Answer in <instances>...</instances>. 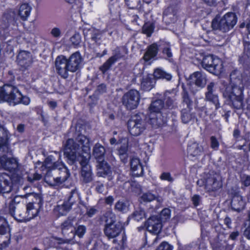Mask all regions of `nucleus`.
<instances>
[{
	"instance_id": "obj_1",
	"label": "nucleus",
	"mask_w": 250,
	"mask_h": 250,
	"mask_svg": "<svg viewBox=\"0 0 250 250\" xmlns=\"http://www.w3.org/2000/svg\"><path fill=\"white\" fill-rule=\"evenodd\" d=\"M90 150L89 138L81 134L78 135L75 141L72 139L67 140L63 154L67 159L68 163L73 165L77 161L83 159V157L89 158Z\"/></svg>"
},
{
	"instance_id": "obj_2",
	"label": "nucleus",
	"mask_w": 250,
	"mask_h": 250,
	"mask_svg": "<svg viewBox=\"0 0 250 250\" xmlns=\"http://www.w3.org/2000/svg\"><path fill=\"white\" fill-rule=\"evenodd\" d=\"M244 83L241 72L233 70L230 74V83L223 93L224 96L230 101L233 106L236 109L242 107Z\"/></svg>"
},
{
	"instance_id": "obj_3",
	"label": "nucleus",
	"mask_w": 250,
	"mask_h": 250,
	"mask_svg": "<svg viewBox=\"0 0 250 250\" xmlns=\"http://www.w3.org/2000/svg\"><path fill=\"white\" fill-rule=\"evenodd\" d=\"M197 184L199 187H204L208 192L217 191L222 187L221 177L213 171L205 174L203 178L197 181Z\"/></svg>"
},
{
	"instance_id": "obj_4",
	"label": "nucleus",
	"mask_w": 250,
	"mask_h": 250,
	"mask_svg": "<svg viewBox=\"0 0 250 250\" xmlns=\"http://www.w3.org/2000/svg\"><path fill=\"white\" fill-rule=\"evenodd\" d=\"M164 107V103L157 100L151 104L149 107V122L153 127H158L167 122V119L162 116L161 112Z\"/></svg>"
},
{
	"instance_id": "obj_5",
	"label": "nucleus",
	"mask_w": 250,
	"mask_h": 250,
	"mask_svg": "<svg viewBox=\"0 0 250 250\" xmlns=\"http://www.w3.org/2000/svg\"><path fill=\"white\" fill-rule=\"evenodd\" d=\"M26 200V212L29 221L36 217L42 205L41 196L37 194L29 193L23 195Z\"/></svg>"
},
{
	"instance_id": "obj_6",
	"label": "nucleus",
	"mask_w": 250,
	"mask_h": 250,
	"mask_svg": "<svg viewBox=\"0 0 250 250\" xmlns=\"http://www.w3.org/2000/svg\"><path fill=\"white\" fill-rule=\"evenodd\" d=\"M202 66L207 71L216 75H219L225 71L223 61L215 56L208 55L204 57Z\"/></svg>"
},
{
	"instance_id": "obj_7",
	"label": "nucleus",
	"mask_w": 250,
	"mask_h": 250,
	"mask_svg": "<svg viewBox=\"0 0 250 250\" xmlns=\"http://www.w3.org/2000/svg\"><path fill=\"white\" fill-rule=\"evenodd\" d=\"M115 215L112 211L106 212L104 216L105 222L104 233L109 238H113L119 235L122 231L121 225L115 223Z\"/></svg>"
},
{
	"instance_id": "obj_8",
	"label": "nucleus",
	"mask_w": 250,
	"mask_h": 250,
	"mask_svg": "<svg viewBox=\"0 0 250 250\" xmlns=\"http://www.w3.org/2000/svg\"><path fill=\"white\" fill-rule=\"evenodd\" d=\"M237 22L235 14L232 12L226 13L219 21L215 18L212 21L213 29L226 32L232 29Z\"/></svg>"
},
{
	"instance_id": "obj_9",
	"label": "nucleus",
	"mask_w": 250,
	"mask_h": 250,
	"mask_svg": "<svg viewBox=\"0 0 250 250\" xmlns=\"http://www.w3.org/2000/svg\"><path fill=\"white\" fill-rule=\"evenodd\" d=\"M69 176L66 168L63 167L62 170H54L52 173L51 171L48 170L44 177V180L45 182L50 186H55L65 181Z\"/></svg>"
},
{
	"instance_id": "obj_10",
	"label": "nucleus",
	"mask_w": 250,
	"mask_h": 250,
	"mask_svg": "<svg viewBox=\"0 0 250 250\" xmlns=\"http://www.w3.org/2000/svg\"><path fill=\"white\" fill-rule=\"evenodd\" d=\"M140 96L139 92L134 89L129 90L122 98L123 104L128 109L136 108L139 103Z\"/></svg>"
},
{
	"instance_id": "obj_11",
	"label": "nucleus",
	"mask_w": 250,
	"mask_h": 250,
	"mask_svg": "<svg viewBox=\"0 0 250 250\" xmlns=\"http://www.w3.org/2000/svg\"><path fill=\"white\" fill-rule=\"evenodd\" d=\"M11 238L10 228L6 220L3 217H0V249L6 247L10 242Z\"/></svg>"
},
{
	"instance_id": "obj_12",
	"label": "nucleus",
	"mask_w": 250,
	"mask_h": 250,
	"mask_svg": "<svg viewBox=\"0 0 250 250\" xmlns=\"http://www.w3.org/2000/svg\"><path fill=\"white\" fill-rule=\"evenodd\" d=\"M128 127L130 134L137 136L146 129V123L139 116H135L128 122Z\"/></svg>"
},
{
	"instance_id": "obj_13",
	"label": "nucleus",
	"mask_w": 250,
	"mask_h": 250,
	"mask_svg": "<svg viewBox=\"0 0 250 250\" xmlns=\"http://www.w3.org/2000/svg\"><path fill=\"white\" fill-rule=\"evenodd\" d=\"M7 91L11 93L10 104L15 105L22 104L24 105H28L30 104V98L26 96H23L16 86L13 85L12 88H8Z\"/></svg>"
},
{
	"instance_id": "obj_14",
	"label": "nucleus",
	"mask_w": 250,
	"mask_h": 250,
	"mask_svg": "<svg viewBox=\"0 0 250 250\" xmlns=\"http://www.w3.org/2000/svg\"><path fill=\"white\" fill-rule=\"evenodd\" d=\"M9 212L15 219L19 222L29 221L28 217L27 216L26 210L23 207L19 205H15L13 203L10 204L9 206Z\"/></svg>"
},
{
	"instance_id": "obj_15",
	"label": "nucleus",
	"mask_w": 250,
	"mask_h": 250,
	"mask_svg": "<svg viewBox=\"0 0 250 250\" xmlns=\"http://www.w3.org/2000/svg\"><path fill=\"white\" fill-rule=\"evenodd\" d=\"M67 59L63 56L57 57L55 65L58 74L63 78H67L68 76L69 67Z\"/></svg>"
},
{
	"instance_id": "obj_16",
	"label": "nucleus",
	"mask_w": 250,
	"mask_h": 250,
	"mask_svg": "<svg viewBox=\"0 0 250 250\" xmlns=\"http://www.w3.org/2000/svg\"><path fill=\"white\" fill-rule=\"evenodd\" d=\"M78 161L80 162L82 166L81 176L83 181L85 183L91 182L93 176L91 167L88 165V158L83 157V159Z\"/></svg>"
},
{
	"instance_id": "obj_17",
	"label": "nucleus",
	"mask_w": 250,
	"mask_h": 250,
	"mask_svg": "<svg viewBox=\"0 0 250 250\" xmlns=\"http://www.w3.org/2000/svg\"><path fill=\"white\" fill-rule=\"evenodd\" d=\"M147 230L151 233L158 234L162 229V221L160 218L152 216L148 218L146 223Z\"/></svg>"
},
{
	"instance_id": "obj_18",
	"label": "nucleus",
	"mask_w": 250,
	"mask_h": 250,
	"mask_svg": "<svg viewBox=\"0 0 250 250\" xmlns=\"http://www.w3.org/2000/svg\"><path fill=\"white\" fill-rule=\"evenodd\" d=\"M122 50H125V48L118 47L115 50L114 55L110 57L100 67V70L103 73L106 72L113 64L124 56L121 53Z\"/></svg>"
},
{
	"instance_id": "obj_19",
	"label": "nucleus",
	"mask_w": 250,
	"mask_h": 250,
	"mask_svg": "<svg viewBox=\"0 0 250 250\" xmlns=\"http://www.w3.org/2000/svg\"><path fill=\"white\" fill-rule=\"evenodd\" d=\"M0 162L2 167L9 171H15L19 166L18 161L16 158H8L4 155L0 157Z\"/></svg>"
},
{
	"instance_id": "obj_20",
	"label": "nucleus",
	"mask_w": 250,
	"mask_h": 250,
	"mask_svg": "<svg viewBox=\"0 0 250 250\" xmlns=\"http://www.w3.org/2000/svg\"><path fill=\"white\" fill-rule=\"evenodd\" d=\"M12 189V180L9 175L0 173V193H9Z\"/></svg>"
},
{
	"instance_id": "obj_21",
	"label": "nucleus",
	"mask_w": 250,
	"mask_h": 250,
	"mask_svg": "<svg viewBox=\"0 0 250 250\" xmlns=\"http://www.w3.org/2000/svg\"><path fill=\"white\" fill-rule=\"evenodd\" d=\"M215 83L211 82L207 86V91L205 94L206 100L212 103L215 106L216 109L220 107L218 96L214 93V87Z\"/></svg>"
},
{
	"instance_id": "obj_22",
	"label": "nucleus",
	"mask_w": 250,
	"mask_h": 250,
	"mask_svg": "<svg viewBox=\"0 0 250 250\" xmlns=\"http://www.w3.org/2000/svg\"><path fill=\"white\" fill-rule=\"evenodd\" d=\"M82 58L79 52H75L72 54L68 59L67 62L70 72H74L78 70L82 62Z\"/></svg>"
},
{
	"instance_id": "obj_23",
	"label": "nucleus",
	"mask_w": 250,
	"mask_h": 250,
	"mask_svg": "<svg viewBox=\"0 0 250 250\" xmlns=\"http://www.w3.org/2000/svg\"><path fill=\"white\" fill-rule=\"evenodd\" d=\"M71 241V238L62 239L52 235H49L43 239V244L47 247H54L57 245L68 243Z\"/></svg>"
},
{
	"instance_id": "obj_24",
	"label": "nucleus",
	"mask_w": 250,
	"mask_h": 250,
	"mask_svg": "<svg viewBox=\"0 0 250 250\" xmlns=\"http://www.w3.org/2000/svg\"><path fill=\"white\" fill-rule=\"evenodd\" d=\"M71 200V196L69 197L67 201H64L62 203L59 202L54 209L55 213L59 215H66L70 209L72 204Z\"/></svg>"
},
{
	"instance_id": "obj_25",
	"label": "nucleus",
	"mask_w": 250,
	"mask_h": 250,
	"mask_svg": "<svg viewBox=\"0 0 250 250\" xmlns=\"http://www.w3.org/2000/svg\"><path fill=\"white\" fill-rule=\"evenodd\" d=\"M17 61L20 65L25 68L29 66L32 62L30 53L25 51H21L19 53Z\"/></svg>"
},
{
	"instance_id": "obj_26",
	"label": "nucleus",
	"mask_w": 250,
	"mask_h": 250,
	"mask_svg": "<svg viewBox=\"0 0 250 250\" xmlns=\"http://www.w3.org/2000/svg\"><path fill=\"white\" fill-rule=\"evenodd\" d=\"M190 78L191 82L198 87L203 88L206 85L207 81L206 75L201 72H194L191 75Z\"/></svg>"
},
{
	"instance_id": "obj_27",
	"label": "nucleus",
	"mask_w": 250,
	"mask_h": 250,
	"mask_svg": "<svg viewBox=\"0 0 250 250\" xmlns=\"http://www.w3.org/2000/svg\"><path fill=\"white\" fill-rule=\"evenodd\" d=\"M246 201L240 194H235L231 200L232 208L237 211H239L244 208Z\"/></svg>"
},
{
	"instance_id": "obj_28",
	"label": "nucleus",
	"mask_w": 250,
	"mask_h": 250,
	"mask_svg": "<svg viewBox=\"0 0 250 250\" xmlns=\"http://www.w3.org/2000/svg\"><path fill=\"white\" fill-rule=\"evenodd\" d=\"M54 160L53 156H48L44 162V166L49 170H53V171L57 169L62 170L63 167H65L62 162H55Z\"/></svg>"
},
{
	"instance_id": "obj_29",
	"label": "nucleus",
	"mask_w": 250,
	"mask_h": 250,
	"mask_svg": "<svg viewBox=\"0 0 250 250\" xmlns=\"http://www.w3.org/2000/svg\"><path fill=\"white\" fill-rule=\"evenodd\" d=\"M8 132L0 125V150L4 151L8 149Z\"/></svg>"
},
{
	"instance_id": "obj_30",
	"label": "nucleus",
	"mask_w": 250,
	"mask_h": 250,
	"mask_svg": "<svg viewBox=\"0 0 250 250\" xmlns=\"http://www.w3.org/2000/svg\"><path fill=\"white\" fill-rule=\"evenodd\" d=\"M203 152V148L196 142H193L188 145V153L189 155L196 157L201 155Z\"/></svg>"
},
{
	"instance_id": "obj_31",
	"label": "nucleus",
	"mask_w": 250,
	"mask_h": 250,
	"mask_svg": "<svg viewBox=\"0 0 250 250\" xmlns=\"http://www.w3.org/2000/svg\"><path fill=\"white\" fill-rule=\"evenodd\" d=\"M130 167L134 175L140 176L143 174V169L140 163V160L136 157H133L130 161Z\"/></svg>"
},
{
	"instance_id": "obj_32",
	"label": "nucleus",
	"mask_w": 250,
	"mask_h": 250,
	"mask_svg": "<svg viewBox=\"0 0 250 250\" xmlns=\"http://www.w3.org/2000/svg\"><path fill=\"white\" fill-rule=\"evenodd\" d=\"M32 9V8L29 4L22 3L19 9V15L23 21H26L30 15Z\"/></svg>"
},
{
	"instance_id": "obj_33",
	"label": "nucleus",
	"mask_w": 250,
	"mask_h": 250,
	"mask_svg": "<svg viewBox=\"0 0 250 250\" xmlns=\"http://www.w3.org/2000/svg\"><path fill=\"white\" fill-rule=\"evenodd\" d=\"M155 82L151 75L144 76L141 82V88L145 91L150 90L154 86Z\"/></svg>"
},
{
	"instance_id": "obj_34",
	"label": "nucleus",
	"mask_w": 250,
	"mask_h": 250,
	"mask_svg": "<svg viewBox=\"0 0 250 250\" xmlns=\"http://www.w3.org/2000/svg\"><path fill=\"white\" fill-rule=\"evenodd\" d=\"M158 46L156 43H153L147 48V49L143 57L146 62L150 60L155 57L157 54Z\"/></svg>"
},
{
	"instance_id": "obj_35",
	"label": "nucleus",
	"mask_w": 250,
	"mask_h": 250,
	"mask_svg": "<svg viewBox=\"0 0 250 250\" xmlns=\"http://www.w3.org/2000/svg\"><path fill=\"white\" fill-rule=\"evenodd\" d=\"M105 153L104 147L100 144L97 143L93 147V155L98 160V162L103 160Z\"/></svg>"
},
{
	"instance_id": "obj_36",
	"label": "nucleus",
	"mask_w": 250,
	"mask_h": 250,
	"mask_svg": "<svg viewBox=\"0 0 250 250\" xmlns=\"http://www.w3.org/2000/svg\"><path fill=\"white\" fill-rule=\"evenodd\" d=\"M12 87L13 85L10 84H5L2 87H0V102L5 101L10 104L11 93L8 92L7 89L9 87L12 88Z\"/></svg>"
},
{
	"instance_id": "obj_37",
	"label": "nucleus",
	"mask_w": 250,
	"mask_h": 250,
	"mask_svg": "<svg viewBox=\"0 0 250 250\" xmlns=\"http://www.w3.org/2000/svg\"><path fill=\"white\" fill-rule=\"evenodd\" d=\"M110 172V168L107 163L101 161L98 165V174L101 177H104Z\"/></svg>"
},
{
	"instance_id": "obj_38",
	"label": "nucleus",
	"mask_w": 250,
	"mask_h": 250,
	"mask_svg": "<svg viewBox=\"0 0 250 250\" xmlns=\"http://www.w3.org/2000/svg\"><path fill=\"white\" fill-rule=\"evenodd\" d=\"M121 143H123V145L120 147L118 150V154L121 160L125 163L127 159V140L125 139H123L121 140Z\"/></svg>"
},
{
	"instance_id": "obj_39",
	"label": "nucleus",
	"mask_w": 250,
	"mask_h": 250,
	"mask_svg": "<svg viewBox=\"0 0 250 250\" xmlns=\"http://www.w3.org/2000/svg\"><path fill=\"white\" fill-rule=\"evenodd\" d=\"M153 76L156 79H165L169 81L172 78L171 74L167 73L160 68L155 69L153 72Z\"/></svg>"
},
{
	"instance_id": "obj_40",
	"label": "nucleus",
	"mask_w": 250,
	"mask_h": 250,
	"mask_svg": "<svg viewBox=\"0 0 250 250\" xmlns=\"http://www.w3.org/2000/svg\"><path fill=\"white\" fill-rule=\"evenodd\" d=\"M62 232L63 235L67 233L68 230H70V234L71 237L73 238L74 237V233H73V223L72 220L68 219L63 222L61 225Z\"/></svg>"
},
{
	"instance_id": "obj_41",
	"label": "nucleus",
	"mask_w": 250,
	"mask_h": 250,
	"mask_svg": "<svg viewBox=\"0 0 250 250\" xmlns=\"http://www.w3.org/2000/svg\"><path fill=\"white\" fill-rule=\"evenodd\" d=\"M129 206L130 205L128 201L120 200L116 203L115 208L118 211L125 213L129 210Z\"/></svg>"
},
{
	"instance_id": "obj_42",
	"label": "nucleus",
	"mask_w": 250,
	"mask_h": 250,
	"mask_svg": "<svg viewBox=\"0 0 250 250\" xmlns=\"http://www.w3.org/2000/svg\"><path fill=\"white\" fill-rule=\"evenodd\" d=\"M195 117L193 113L191 112L190 108L184 109L181 112V119L184 124L190 122Z\"/></svg>"
},
{
	"instance_id": "obj_43",
	"label": "nucleus",
	"mask_w": 250,
	"mask_h": 250,
	"mask_svg": "<svg viewBox=\"0 0 250 250\" xmlns=\"http://www.w3.org/2000/svg\"><path fill=\"white\" fill-rule=\"evenodd\" d=\"M146 217V215L144 210L142 209H139L135 211L129 218L130 219H132L134 220L139 221Z\"/></svg>"
},
{
	"instance_id": "obj_44",
	"label": "nucleus",
	"mask_w": 250,
	"mask_h": 250,
	"mask_svg": "<svg viewBox=\"0 0 250 250\" xmlns=\"http://www.w3.org/2000/svg\"><path fill=\"white\" fill-rule=\"evenodd\" d=\"M89 34L91 35V39L95 42L100 43L102 35L100 32L96 29H90L89 30Z\"/></svg>"
},
{
	"instance_id": "obj_45",
	"label": "nucleus",
	"mask_w": 250,
	"mask_h": 250,
	"mask_svg": "<svg viewBox=\"0 0 250 250\" xmlns=\"http://www.w3.org/2000/svg\"><path fill=\"white\" fill-rule=\"evenodd\" d=\"M154 26L152 23H146L143 27V33L150 36L153 32Z\"/></svg>"
},
{
	"instance_id": "obj_46",
	"label": "nucleus",
	"mask_w": 250,
	"mask_h": 250,
	"mask_svg": "<svg viewBox=\"0 0 250 250\" xmlns=\"http://www.w3.org/2000/svg\"><path fill=\"white\" fill-rule=\"evenodd\" d=\"M170 216V210L167 208L163 209L160 214V220L165 222L169 218Z\"/></svg>"
},
{
	"instance_id": "obj_47",
	"label": "nucleus",
	"mask_w": 250,
	"mask_h": 250,
	"mask_svg": "<svg viewBox=\"0 0 250 250\" xmlns=\"http://www.w3.org/2000/svg\"><path fill=\"white\" fill-rule=\"evenodd\" d=\"M156 198L155 195L150 192L144 193L141 197V199L144 202H151Z\"/></svg>"
},
{
	"instance_id": "obj_48",
	"label": "nucleus",
	"mask_w": 250,
	"mask_h": 250,
	"mask_svg": "<svg viewBox=\"0 0 250 250\" xmlns=\"http://www.w3.org/2000/svg\"><path fill=\"white\" fill-rule=\"evenodd\" d=\"M70 42L71 44L74 46H78L81 42V36L79 34H75L70 39Z\"/></svg>"
},
{
	"instance_id": "obj_49",
	"label": "nucleus",
	"mask_w": 250,
	"mask_h": 250,
	"mask_svg": "<svg viewBox=\"0 0 250 250\" xmlns=\"http://www.w3.org/2000/svg\"><path fill=\"white\" fill-rule=\"evenodd\" d=\"M86 232V227L83 225H79L76 229L74 233V236L77 235L79 237H82Z\"/></svg>"
},
{
	"instance_id": "obj_50",
	"label": "nucleus",
	"mask_w": 250,
	"mask_h": 250,
	"mask_svg": "<svg viewBox=\"0 0 250 250\" xmlns=\"http://www.w3.org/2000/svg\"><path fill=\"white\" fill-rule=\"evenodd\" d=\"M50 34L54 38L59 39L62 35V31L60 28L58 27H54L51 29Z\"/></svg>"
},
{
	"instance_id": "obj_51",
	"label": "nucleus",
	"mask_w": 250,
	"mask_h": 250,
	"mask_svg": "<svg viewBox=\"0 0 250 250\" xmlns=\"http://www.w3.org/2000/svg\"><path fill=\"white\" fill-rule=\"evenodd\" d=\"M173 247L167 242H163L156 250H172Z\"/></svg>"
},
{
	"instance_id": "obj_52",
	"label": "nucleus",
	"mask_w": 250,
	"mask_h": 250,
	"mask_svg": "<svg viewBox=\"0 0 250 250\" xmlns=\"http://www.w3.org/2000/svg\"><path fill=\"white\" fill-rule=\"evenodd\" d=\"M160 178L162 180L167 181L168 182H172L173 181V178L169 172L162 173Z\"/></svg>"
},
{
	"instance_id": "obj_53",
	"label": "nucleus",
	"mask_w": 250,
	"mask_h": 250,
	"mask_svg": "<svg viewBox=\"0 0 250 250\" xmlns=\"http://www.w3.org/2000/svg\"><path fill=\"white\" fill-rule=\"evenodd\" d=\"M210 141L211 148L215 150L217 149L219 147V144L216 138L214 136H211L210 137Z\"/></svg>"
},
{
	"instance_id": "obj_54",
	"label": "nucleus",
	"mask_w": 250,
	"mask_h": 250,
	"mask_svg": "<svg viewBox=\"0 0 250 250\" xmlns=\"http://www.w3.org/2000/svg\"><path fill=\"white\" fill-rule=\"evenodd\" d=\"M163 53L164 55H166L167 58H171L172 56L170 48L168 45H167V46L164 48Z\"/></svg>"
},
{
	"instance_id": "obj_55",
	"label": "nucleus",
	"mask_w": 250,
	"mask_h": 250,
	"mask_svg": "<svg viewBox=\"0 0 250 250\" xmlns=\"http://www.w3.org/2000/svg\"><path fill=\"white\" fill-rule=\"evenodd\" d=\"M97 211V209L94 207H91L87 208L86 213L88 217H91L96 214Z\"/></svg>"
},
{
	"instance_id": "obj_56",
	"label": "nucleus",
	"mask_w": 250,
	"mask_h": 250,
	"mask_svg": "<svg viewBox=\"0 0 250 250\" xmlns=\"http://www.w3.org/2000/svg\"><path fill=\"white\" fill-rule=\"evenodd\" d=\"M242 181L245 186H249L250 185V176L247 175H244L242 177Z\"/></svg>"
},
{
	"instance_id": "obj_57",
	"label": "nucleus",
	"mask_w": 250,
	"mask_h": 250,
	"mask_svg": "<svg viewBox=\"0 0 250 250\" xmlns=\"http://www.w3.org/2000/svg\"><path fill=\"white\" fill-rule=\"evenodd\" d=\"M41 175L37 174V173H35L33 176H29L27 177L28 180L31 182H33L35 180H40L41 179Z\"/></svg>"
},
{
	"instance_id": "obj_58",
	"label": "nucleus",
	"mask_w": 250,
	"mask_h": 250,
	"mask_svg": "<svg viewBox=\"0 0 250 250\" xmlns=\"http://www.w3.org/2000/svg\"><path fill=\"white\" fill-rule=\"evenodd\" d=\"M183 101L187 104V106L188 108H190L189 106L191 104V101L190 100L188 94L187 93H184L183 95Z\"/></svg>"
},
{
	"instance_id": "obj_59",
	"label": "nucleus",
	"mask_w": 250,
	"mask_h": 250,
	"mask_svg": "<svg viewBox=\"0 0 250 250\" xmlns=\"http://www.w3.org/2000/svg\"><path fill=\"white\" fill-rule=\"evenodd\" d=\"M104 186L103 184L99 183L97 184L96 187V190L98 192L102 193L104 192Z\"/></svg>"
},
{
	"instance_id": "obj_60",
	"label": "nucleus",
	"mask_w": 250,
	"mask_h": 250,
	"mask_svg": "<svg viewBox=\"0 0 250 250\" xmlns=\"http://www.w3.org/2000/svg\"><path fill=\"white\" fill-rule=\"evenodd\" d=\"M192 200L193 202V204L195 206H197L199 205L200 201V196L197 195H195L193 196L192 198Z\"/></svg>"
},
{
	"instance_id": "obj_61",
	"label": "nucleus",
	"mask_w": 250,
	"mask_h": 250,
	"mask_svg": "<svg viewBox=\"0 0 250 250\" xmlns=\"http://www.w3.org/2000/svg\"><path fill=\"white\" fill-rule=\"evenodd\" d=\"M244 235L248 239H250V224L244 231Z\"/></svg>"
},
{
	"instance_id": "obj_62",
	"label": "nucleus",
	"mask_w": 250,
	"mask_h": 250,
	"mask_svg": "<svg viewBox=\"0 0 250 250\" xmlns=\"http://www.w3.org/2000/svg\"><path fill=\"white\" fill-rule=\"evenodd\" d=\"M114 201V198L112 196H109L105 198V202L106 204L111 205Z\"/></svg>"
},
{
	"instance_id": "obj_63",
	"label": "nucleus",
	"mask_w": 250,
	"mask_h": 250,
	"mask_svg": "<svg viewBox=\"0 0 250 250\" xmlns=\"http://www.w3.org/2000/svg\"><path fill=\"white\" fill-rule=\"evenodd\" d=\"M98 90L100 92H104L106 90V86L105 84H100V85H99L98 87Z\"/></svg>"
},
{
	"instance_id": "obj_64",
	"label": "nucleus",
	"mask_w": 250,
	"mask_h": 250,
	"mask_svg": "<svg viewBox=\"0 0 250 250\" xmlns=\"http://www.w3.org/2000/svg\"><path fill=\"white\" fill-rule=\"evenodd\" d=\"M166 102H167V106L168 107H170L173 104V100L172 99L170 98L169 97H168L167 99Z\"/></svg>"
}]
</instances>
